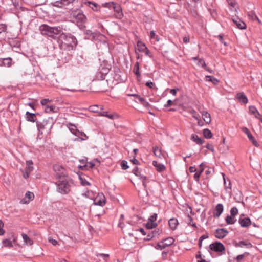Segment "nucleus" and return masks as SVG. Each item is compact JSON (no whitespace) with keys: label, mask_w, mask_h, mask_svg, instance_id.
Listing matches in <instances>:
<instances>
[{"label":"nucleus","mask_w":262,"mask_h":262,"mask_svg":"<svg viewBox=\"0 0 262 262\" xmlns=\"http://www.w3.org/2000/svg\"><path fill=\"white\" fill-rule=\"evenodd\" d=\"M71 17L75 19L76 25L80 28L85 27V24L86 22V17L83 13L81 10H76L72 11L70 14Z\"/></svg>","instance_id":"nucleus-4"},{"label":"nucleus","mask_w":262,"mask_h":262,"mask_svg":"<svg viewBox=\"0 0 262 262\" xmlns=\"http://www.w3.org/2000/svg\"><path fill=\"white\" fill-rule=\"evenodd\" d=\"M138 50L140 52H144L145 49H147V47L145 44L140 40H138L137 43Z\"/></svg>","instance_id":"nucleus-33"},{"label":"nucleus","mask_w":262,"mask_h":262,"mask_svg":"<svg viewBox=\"0 0 262 262\" xmlns=\"http://www.w3.org/2000/svg\"><path fill=\"white\" fill-rule=\"evenodd\" d=\"M224 178V183L225 189H231V182L229 180H228V183H227L226 179L223 177Z\"/></svg>","instance_id":"nucleus-53"},{"label":"nucleus","mask_w":262,"mask_h":262,"mask_svg":"<svg viewBox=\"0 0 262 262\" xmlns=\"http://www.w3.org/2000/svg\"><path fill=\"white\" fill-rule=\"evenodd\" d=\"M217 37L221 42L223 43L225 46H226L227 45V42L224 41V39H223V36L222 35H221V34L219 35Z\"/></svg>","instance_id":"nucleus-61"},{"label":"nucleus","mask_w":262,"mask_h":262,"mask_svg":"<svg viewBox=\"0 0 262 262\" xmlns=\"http://www.w3.org/2000/svg\"><path fill=\"white\" fill-rule=\"evenodd\" d=\"M238 209L236 207H232L230 210L231 215L235 217L238 214Z\"/></svg>","instance_id":"nucleus-50"},{"label":"nucleus","mask_w":262,"mask_h":262,"mask_svg":"<svg viewBox=\"0 0 262 262\" xmlns=\"http://www.w3.org/2000/svg\"><path fill=\"white\" fill-rule=\"evenodd\" d=\"M152 165L158 172H162L165 169V167L163 164L158 163L156 161H152Z\"/></svg>","instance_id":"nucleus-24"},{"label":"nucleus","mask_w":262,"mask_h":262,"mask_svg":"<svg viewBox=\"0 0 262 262\" xmlns=\"http://www.w3.org/2000/svg\"><path fill=\"white\" fill-rule=\"evenodd\" d=\"M132 172L136 175V176L138 177L140 179H142L143 177H145L144 176H143L141 174V171L139 169V168L137 166H136L132 171Z\"/></svg>","instance_id":"nucleus-38"},{"label":"nucleus","mask_w":262,"mask_h":262,"mask_svg":"<svg viewBox=\"0 0 262 262\" xmlns=\"http://www.w3.org/2000/svg\"><path fill=\"white\" fill-rule=\"evenodd\" d=\"M209 248L211 250L216 252H221V254L225 253V247L224 245L220 242L216 241L209 245Z\"/></svg>","instance_id":"nucleus-6"},{"label":"nucleus","mask_w":262,"mask_h":262,"mask_svg":"<svg viewBox=\"0 0 262 262\" xmlns=\"http://www.w3.org/2000/svg\"><path fill=\"white\" fill-rule=\"evenodd\" d=\"M39 113H30L29 112L27 111L25 115V118L27 121L31 122H36V121H38L37 120L36 116L38 115Z\"/></svg>","instance_id":"nucleus-10"},{"label":"nucleus","mask_w":262,"mask_h":262,"mask_svg":"<svg viewBox=\"0 0 262 262\" xmlns=\"http://www.w3.org/2000/svg\"><path fill=\"white\" fill-rule=\"evenodd\" d=\"M59 37L57 42L61 50H73L77 46V40L71 34L62 32Z\"/></svg>","instance_id":"nucleus-1"},{"label":"nucleus","mask_w":262,"mask_h":262,"mask_svg":"<svg viewBox=\"0 0 262 262\" xmlns=\"http://www.w3.org/2000/svg\"><path fill=\"white\" fill-rule=\"evenodd\" d=\"M249 255V253L248 252H245L243 254L238 255L236 256L235 258L237 262H241L242 260L244 259V258L246 257L247 256H248Z\"/></svg>","instance_id":"nucleus-46"},{"label":"nucleus","mask_w":262,"mask_h":262,"mask_svg":"<svg viewBox=\"0 0 262 262\" xmlns=\"http://www.w3.org/2000/svg\"><path fill=\"white\" fill-rule=\"evenodd\" d=\"M105 6L108 7L110 8H113L114 11H116L118 14L121 11V7L119 5H117L114 2H109L105 4Z\"/></svg>","instance_id":"nucleus-17"},{"label":"nucleus","mask_w":262,"mask_h":262,"mask_svg":"<svg viewBox=\"0 0 262 262\" xmlns=\"http://www.w3.org/2000/svg\"><path fill=\"white\" fill-rule=\"evenodd\" d=\"M53 168L55 172V176L57 179H63L66 177H69L66 173V169L62 166L55 165L53 166Z\"/></svg>","instance_id":"nucleus-5"},{"label":"nucleus","mask_w":262,"mask_h":262,"mask_svg":"<svg viewBox=\"0 0 262 262\" xmlns=\"http://www.w3.org/2000/svg\"><path fill=\"white\" fill-rule=\"evenodd\" d=\"M90 109L91 110V111L92 112H97V113H99V108H98V105H92V106H91L90 107Z\"/></svg>","instance_id":"nucleus-57"},{"label":"nucleus","mask_w":262,"mask_h":262,"mask_svg":"<svg viewBox=\"0 0 262 262\" xmlns=\"http://www.w3.org/2000/svg\"><path fill=\"white\" fill-rule=\"evenodd\" d=\"M51 100H50L49 99H43L41 100L40 103L41 105L45 107L47 105H48V104L49 102H50Z\"/></svg>","instance_id":"nucleus-54"},{"label":"nucleus","mask_w":262,"mask_h":262,"mask_svg":"<svg viewBox=\"0 0 262 262\" xmlns=\"http://www.w3.org/2000/svg\"><path fill=\"white\" fill-rule=\"evenodd\" d=\"M168 224L170 229L172 230H174L177 229L179 223L177 219L171 218L169 220Z\"/></svg>","instance_id":"nucleus-23"},{"label":"nucleus","mask_w":262,"mask_h":262,"mask_svg":"<svg viewBox=\"0 0 262 262\" xmlns=\"http://www.w3.org/2000/svg\"><path fill=\"white\" fill-rule=\"evenodd\" d=\"M186 223L189 226H192L194 229H197L195 223L193 222L192 217L189 215H187V219L185 220Z\"/></svg>","instance_id":"nucleus-29"},{"label":"nucleus","mask_w":262,"mask_h":262,"mask_svg":"<svg viewBox=\"0 0 262 262\" xmlns=\"http://www.w3.org/2000/svg\"><path fill=\"white\" fill-rule=\"evenodd\" d=\"M2 243L5 247L9 248H11L13 247L12 241L11 240V238H6L3 239Z\"/></svg>","instance_id":"nucleus-42"},{"label":"nucleus","mask_w":262,"mask_h":262,"mask_svg":"<svg viewBox=\"0 0 262 262\" xmlns=\"http://www.w3.org/2000/svg\"><path fill=\"white\" fill-rule=\"evenodd\" d=\"M238 222L242 227H247L252 224L250 218L248 217L243 219L240 217Z\"/></svg>","instance_id":"nucleus-16"},{"label":"nucleus","mask_w":262,"mask_h":262,"mask_svg":"<svg viewBox=\"0 0 262 262\" xmlns=\"http://www.w3.org/2000/svg\"><path fill=\"white\" fill-rule=\"evenodd\" d=\"M205 147L206 148L210 150L211 152H213L214 151V147L212 144L208 143Z\"/></svg>","instance_id":"nucleus-60"},{"label":"nucleus","mask_w":262,"mask_h":262,"mask_svg":"<svg viewBox=\"0 0 262 262\" xmlns=\"http://www.w3.org/2000/svg\"><path fill=\"white\" fill-rule=\"evenodd\" d=\"M157 224L148 219V222L145 224V227L147 230L152 229L157 226Z\"/></svg>","instance_id":"nucleus-28"},{"label":"nucleus","mask_w":262,"mask_h":262,"mask_svg":"<svg viewBox=\"0 0 262 262\" xmlns=\"http://www.w3.org/2000/svg\"><path fill=\"white\" fill-rule=\"evenodd\" d=\"M57 186V191L62 194H68L70 191V188L73 185V180L70 177H66L63 179H59L56 183Z\"/></svg>","instance_id":"nucleus-3"},{"label":"nucleus","mask_w":262,"mask_h":262,"mask_svg":"<svg viewBox=\"0 0 262 262\" xmlns=\"http://www.w3.org/2000/svg\"><path fill=\"white\" fill-rule=\"evenodd\" d=\"M130 161L135 165H139L140 164L139 161L136 159L135 156H133V158L130 160Z\"/></svg>","instance_id":"nucleus-63"},{"label":"nucleus","mask_w":262,"mask_h":262,"mask_svg":"<svg viewBox=\"0 0 262 262\" xmlns=\"http://www.w3.org/2000/svg\"><path fill=\"white\" fill-rule=\"evenodd\" d=\"M205 80L212 82L214 84H217L219 81L217 79L212 76H206Z\"/></svg>","instance_id":"nucleus-35"},{"label":"nucleus","mask_w":262,"mask_h":262,"mask_svg":"<svg viewBox=\"0 0 262 262\" xmlns=\"http://www.w3.org/2000/svg\"><path fill=\"white\" fill-rule=\"evenodd\" d=\"M202 115L204 121L206 124H209L211 122V116L209 113L204 111L202 113Z\"/></svg>","instance_id":"nucleus-27"},{"label":"nucleus","mask_w":262,"mask_h":262,"mask_svg":"<svg viewBox=\"0 0 262 262\" xmlns=\"http://www.w3.org/2000/svg\"><path fill=\"white\" fill-rule=\"evenodd\" d=\"M152 149H153V152H154V155H155V156H156L158 158H161V155H162V152H161V149H159V147L156 146L153 147Z\"/></svg>","instance_id":"nucleus-43"},{"label":"nucleus","mask_w":262,"mask_h":262,"mask_svg":"<svg viewBox=\"0 0 262 262\" xmlns=\"http://www.w3.org/2000/svg\"><path fill=\"white\" fill-rule=\"evenodd\" d=\"M105 76H106L105 75L102 74L100 73V72L99 71V72L98 73H97V77L98 79L102 80H104L105 79Z\"/></svg>","instance_id":"nucleus-62"},{"label":"nucleus","mask_w":262,"mask_h":262,"mask_svg":"<svg viewBox=\"0 0 262 262\" xmlns=\"http://www.w3.org/2000/svg\"><path fill=\"white\" fill-rule=\"evenodd\" d=\"M146 86L150 88V89H157V88L155 86L154 83L152 81H147L145 83Z\"/></svg>","instance_id":"nucleus-55"},{"label":"nucleus","mask_w":262,"mask_h":262,"mask_svg":"<svg viewBox=\"0 0 262 262\" xmlns=\"http://www.w3.org/2000/svg\"><path fill=\"white\" fill-rule=\"evenodd\" d=\"M249 112L251 115H254L255 117L259 119L262 122V115L259 114L257 108L253 105L249 106Z\"/></svg>","instance_id":"nucleus-12"},{"label":"nucleus","mask_w":262,"mask_h":262,"mask_svg":"<svg viewBox=\"0 0 262 262\" xmlns=\"http://www.w3.org/2000/svg\"><path fill=\"white\" fill-rule=\"evenodd\" d=\"M34 198V195L33 193L27 191L25 194V198L21 201H24L23 203H28L30 201L33 200Z\"/></svg>","instance_id":"nucleus-20"},{"label":"nucleus","mask_w":262,"mask_h":262,"mask_svg":"<svg viewBox=\"0 0 262 262\" xmlns=\"http://www.w3.org/2000/svg\"><path fill=\"white\" fill-rule=\"evenodd\" d=\"M167 246L165 245V243L162 239L161 241L158 242L155 248L158 250H162L165 248Z\"/></svg>","instance_id":"nucleus-39"},{"label":"nucleus","mask_w":262,"mask_h":262,"mask_svg":"<svg viewBox=\"0 0 262 262\" xmlns=\"http://www.w3.org/2000/svg\"><path fill=\"white\" fill-rule=\"evenodd\" d=\"M133 72L138 77H140L141 74H140V73L139 71V62H136L135 63V64L134 67V69H133Z\"/></svg>","instance_id":"nucleus-40"},{"label":"nucleus","mask_w":262,"mask_h":262,"mask_svg":"<svg viewBox=\"0 0 262 262\" xmlns=\"http://www.w3.org/2000/svg\"><path fill=\"white\" fill-rule=\"evenodd\" d=\"M235 246L240 247H243L245 246L246 247L249 248L252 247V245L250 242L248 241H239L238 243H236L235 244Z\"/></svg>","instance_id":"nucleus-25"},{"label":"nucleus","mask_w":262,"mask_h":262,"mask_svg":"<svg viewBox=\"0 0 262 262\" xmlns=\"http://www.w3.org/2000/svg\"><path fill=\"white\" fill-rule=\"evenodd\" d=\"M162 233V229H160L159 228H158L157 229H156L154 231H149L148 232H147V236L146 238H144V240L145 241H150L153 238L158 236V235H160Z\"/></svg>","instance_id":"nucleus-8"},{"label":"nucleus","mask_w":262,"mask_h":262,"mask_svg":"<svg viewBox=\"0 0 262 262\" xmlns=\"http://www.w3.org/2000/svg\"><path fill=\"white\" fill-rule=\"evenodd\" d=\"M229 233L228 230L224 228H218L215 231V236L219 239L224 238Z\"/></svg>","instance_id":"nucleus-9"},{"label":"nucleus","mask_w":262,"mask_h":262,"mask_svg":"<svg viewBox=\"0 0 262 262\" xmlns=\"http://www.w3.org/2000/svg\"><path fill=\"white\" fill-rule=\"evenodd\" d=\"M225 221L228 225H232L236 222V219H235V217L232 216V215H227L226 217Z\"/></svg>","instance_id":"nucleus-31"},{"label":"nucleus","mask_w":262,"mask_h":262,"mask_svg":"<svg viewBox=\"0 0 262 262\" xmlns=\"http://www.w3.org/2000/svg\"><path fill=\"white\" fill-rule=\"evenodd\" d=\"M248 16L252 20H258V18L253 11H250L248 13Z\"/></svg>","instance_id":"nucleus-47"},{"label":"nucleus","mask_w":262,"mask_h":262,"mask_svg":"<svg viewBox=\"0 0 262 262\" xmlns=\"http://www.w3.org/2000/svg\"><path fill=\"white\" fill-rule=\"evenodd\" d=\"M198 64L200 66H201L202 68H203L204 69L206 67V64L205 63V61L204 60V59H199V61H198Z\"/></svg>","instance_id":"nucleus-56"},{"label":"nucleus","mask_w":262,"mask_h":262,"mask_svg":"<svg viewBox=\"0 0 262 262\" xmlns=\"http://www.w3.org/2000/svg\"><path fill=\"white\" fill-rule=\"evenodd\" d=\"M121 168L123 170H126L128 168L129 166L127 165V162L125 160H123L121 163Z\"/></svg>","instance_id":"nucleus-52"},{"label":"nucleus","mask_w":262,"mask_h":262,"mask_svg":"<svg viewBox=\"0 0 262 262\" xmlns=\"http://www.w3.org/2000/svg\"><path fill=\"white\" fill-rule=\"evenodd\" d=\"M84 3L88 4V5L91 7L93 10L95 11H98L100 8V6L96 3L86 1Z\"/></svg>","instance_id":"nucleus-26"},{"label":"nucleus","mask_w":262,"mask_h":262,"mask_svg":"<svg viewBox=\"0 0 262 262\" xmlns=\"http://www.w3.org/2000/svg\"><path fill=\"white\" fill-rule=\"evenodd\" d=\"M73 134L76 136H82V137H85V138L87 139H88V137L85 135V134L82 132H79V130H76L75 132H72Z\"/></svg>","instance_id":"nucleus-49"},{"label":"nucleus","mask_w":262,"mask_h":262,"mask_svg":"<svg viewBox=\"0 0 262 262\" xmlns=\"http://www.w3.org/2000/svg\"><path fill=\"white\" fill-rule=\"evenodd\" d=\"M223 205L222 204H217L213 211V216L214 217H219L223 212Z\"/></svg>","instance_id":"nucleus-13"},{"label":"nucleus","mask_w":262,"mask_h":262,"mask_svg":"<svg viewBox=\"0 0 262 262\" xmlns=\"http://www.w3.org/2000/svg\"><path fill=\"white\" fill-rule=\"evenodd\" d=\"M33 165V163L31 160L26 161V167L25 169L31 172L34 169Z\"/></svg>","instance_id":"nucleus-36"},{"label":"nucleus","mask_w":262,"mask_h":262,"mask_svg":"<svg viewBox=\"0 0 262 262\" xmlns=\"http://www.w3.org/2000/svg\"><path fill=\"white\" fill-rule=\"evenodd\" d=\"M31 172V171H29L28 170H26V169H24V171H23V177L25 178V179H27L29 178V175H30V173Z\"/></svg>","instance_id":"nucleus-58"},{"label":"nucleus","mask_w":262,"mask_h":262,"mask_svg":"<svg viewBox=\"0 0 262 262\" xmlns=\"http://www.w3.org/2000/svg\"><path fill=\"white\" fill-rule=\"evenodd\" d=\"M78 175L79 178L80 180V182L82 185L86 186L91 185L90 183L87 181L84 178H83L80 174H78Z\"/></svg>","instance_id":"nucleus-48"},{"label":"nucleus","mask_w":262,"mask_h":262,"mask_svg":"<svg viewBox=\"0 0 262 262\" xmlns=\"http://www.w3.org/2000/svg\"><path fill=\"white\" fill-rule=\"evenodd\" d=\"M99 116L106 117L110 119H113L114 118V115L112 114H108V112L107 111H102L100 112L99 114Z\"/></svg>","instance_id":"nucleus-41"},{"label":"nucleus","mask_w":262,"mask_h":262,"mask_svg":"<svg viewBox=\"0 0 262 262\" xmlns=\"http://www.w3.org/2000/svg\"><path fill=\"white\" fill-rule=\"evenodd\" d=\"M7 30V26L6 24H0V34L5 32Z\"/></svg>","instance_id":"nucleus-51"},{"label":"nucleus","mask_w":262,"mask_h":262,"mask_svg":"<svg viewBox=\"0 0 262 262\" xmlns=\"http://www.w3.org/2000/svg\"><path fill=\"white\" fill-rule=\"evenodd\" d=\"M88 165L87 164H85L83 165H79L78 166V168L81 170H84L85 169H88Z\"/></svg>","instance_id":"nucleus-64"},{"label":"nucleus","mask_w":262,"mask_h":262,"mask_svg":"<svg viewBox=\"0 0 262 262\" xmlns=\"http://www.w3.org/2000/svg\"><path fill=\"white\" fill-rule=\"evenodd\" d=\"M12 58L10 57L4 58V66L10 67L12 66Z\"/></svg>","instance_id":"nucleus-44"},{"label":"nucleus","mask_w":262,"mask_h":262,"mask_svg":"<svg viewBox=\"0 0 262 262\" xmlns=\"http://www.w3.org/2000/svg\"><path fill=\"white\" fill-rule=\"evenodd\" d=\"M141 180H142V185L144 186V189H146V187H147L146 183H147V177H143V178Z\"/></svg>","instance_id":"nucleus-59"},{"label":"nucleus","mask_w":262,"mask_h":262,"mask_svg":"<svg viewBox=\"0 0 262 262\" xmlns=\"http://www.w3.org/2000/svg\"><path fill=\"white\" fill-rule=\"evenodd\" d=\"M106 203L105 196L102 194L101 195H99V197H97L94 202V204L95 205H99L100 206H103L105 205Z\"/></svg>","instance_id":"nucleus-15"},{"label":"nucleus","mask_w":262,"mask_h":262,"mask_svg":"<svg viewBox=\"0 0 262 262\" xmlns=\"http://www.w3.org/2000/svg\"><path fill=\"white\" fill-rule=\"evenodd\" d=\"M111 68V65H104V66H102V68L100 69V72L102 74L106 75L110 72Z\"/></svg>","instance_id":"nucleus-30"},{"label":"nucleus","mask_w":262,"mask_h":262,"mask_svg":"<svg viewBox=\"0 0 262 262\" xmlns=\"http://www.w3.org/2000/svg\"><path fill=\"white\" fill-rule=\"evenodd\" d=\"M50 118H49L47 120H44L42 122L36 121V126L38 130V135L42 134V130L45 129L48 124H50V129L52 128L53 123L52 122H50Z\"/></svg>","instance_id":"nucleus-7"},{"label":"nucleus","mask_w":262,"mask_h":262,"mask_svg":"<svg viewBox=\"0 0 262 262\" xmlns=\"http://www.w3.org/2000/svg\"><path fill=\"white\" fill-rule=\"evenodd\" d=\"M190 139L198 145H202L204 143V140L195 134L191 135Z\"/></svg>","instance_id":"nucleus-22"},{"label":"nucleus","mask_w":262,"mask_h":262,"mask_svg":"<svg viewBox=\"0 0 262 262\" xmlns=\"http://www.w3.org/2000/svg\"><path fill=\"white\" fill-rule=\"evenodd\" d=\"M162 240L165 243V245L167 247L170 246L171 245H172L175 241V239L172 237H168L167 238L163 239Z\"/></svg>","instance_id":"nucleus-32"},{"label":"nucleus","mask_w":262,"mask_h":262,"mask_svg":"<svg viewBox=\"0 0 262 262\" xmlns=\"http://www.w3.org/2000/svg\"><path fill=\"white\" fill-rule=\"evenodd\" d=\"M44 110L45 112L47 113H56L58 111L59 108L56 107L55 105L49 104L44 107Z\"/></svg>","instance_id":"nucleus-21"},{"label":"nucleus","mask_w":262,"mask_h":262,"mask_svg":"<svg viewBox=\"0 0 262 262\" xmlns=\"http://www.w3.org/2000/svg\"><path fill=\"white\" fill-rule=\"evenodd\" d=\"M232 20L234 24L236 25L238 28L240 29H245L246 28V24L244 21L241 20V19H239V18L237 17L233 18L232 19Z\"/></svg>","instance_id":"nucleus-19"},{"label":"nucleus","mask_w":262,"mask_h":262,"mask_svg":"<svg viewBox=\"0 0 262 262\" xmlns=\"http://www.w3.org/2000/svg\"><path fill=\"white\" fill-rule=\"evenodd\" d=\"M39 30L42 35H47L57 41L62 31L60 27H52L46 24L41 25L39 27Z\"/></svg>","instance_id":"nucleus-2"},{"label":"nucleus","mask_w":262,"mask_h":262,"mask_svg":"<svg viewBox=\"0 0 262 262\" xmlns=\"http://www.w3.org/2000/svg\"><path fill=\"white\" fill-rule=\"evenodd\" d=\"M22 237L23 238L24 241L26 244L28 245H32L33 243V240H32L30 238L28 237V236L25 234H22Z\"/></svg>","instance_id":"nucleus-34"},{"label":"nucleus","mask_w":262,"mask_h":262,"mask_svg":"<svg viewBox=\"0 0 262 262\" xmlns=\"http://www.w3.org/2000/svg\"><path fill=\"white\" fill-rule=\"evenodd\" d=\"M127 95L129 96H133L135 97L141 104H142L145 100L144 98L141 97L140 95L137 94H128Z\"/></svg>","instance_id":"nucleus-45"},{"label":"nucleus","mask_w":262,"mask_h":262,"mask_svg":"<svg viewBox=\"0 0 262 262\" xmlns=\"http://www.w3.org/2000/svg\"><path fill=\"white\" fill-rule=\"evenodd\" d=\"M242 130L247 135L249 139L252 142V144L254 146L256 147H258L259 146V144L257 143V141L254 139V138L253 137L247 127H243L242 128Z\"/></svg>","instance_id":"nucleus-11"},{"label":"nucleus","mask_w":262,"mask_h":262,"mask_svg":"<svg viewBox=\"0 0 262 262\" xmlns=\"http://www.w3.org/2000/svg\"><path fill=\"white\" fill-rule=\"evenodd\" d=\"M74 0H60L52 3L53 6L57 7H62L61 5H67L72 3Z\"/></svg>","instance_id":"nucleus-18"},{"label":"nucleus","mask_w":262,"mask_h":262,"mask_svg":"<svg viewBox=\"0 0 262 262\" xmlns=\"http://www.w3.org/2000/svg\"><path fill=\"white\" fill-rule=\"evenodd\" d=\"M203 133L204 137L206 139H210L212 137V133L211 130L207 128L204 129L203 131Z\"/></svg>","instance_id":"nucleus-37"},{"label":"nucleus","mask_w":262,"mask_h":262,"mask_svg":"<svg viewBox=\"0 0 262 262\" xmlns=\"http://www.w3.org/2000/svg\"><path fill=\"white\" fill-rule=\"evenodd\" d=\"M236 99L243 104H246L248 102V98L244 92L238 93L235 96Z\"/></svg>","instance_id":"nucleus-14"}]
</instances>
